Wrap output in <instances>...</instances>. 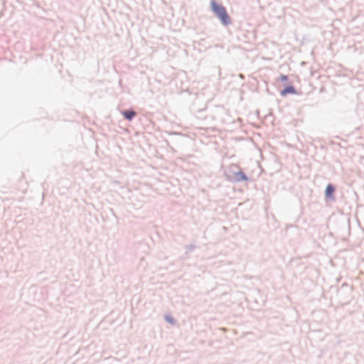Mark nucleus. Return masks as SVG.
Returning a JSON list of instances; mask_svg holds the SVG:
<instances>
[{"label":"nucleus","instance_id":"6","mask_svg":"<svg viewBox=\"0 0 364 364\" xmlns=\"http://www.w3.org/2000/svg\"><path fill=\"white\" fill-rule=\"evenodd\" d=\"M296 91L293 87H287L284 90L281 92V95L284 96L287 94H295Z\"/></svg>","mask_w":364,"mask_h":364},{"label":"nucleus","instance_id":"4","mask_svg":"<svg viewBox=\"0 0 364 364\" xmlns=\"http://www.w3.org/2000/svg\"><path fill=\"white\" fill-rule=\"evenodd\" d=\"M239 168L240 167H238L237 165L232 164L228 169L225 171V176L226 178L228 180V174L231 175L230 172H237Z\"/></svg>","mask_w":364,"mask_h":364},{"label":"nucleus","instance_id":"2","mask_svg":"<svg viewBox=\"0 0 364 364\" xmlns=\"http://www.w3.org/2000/svg\"><path fill=\"white\" fill-rule=\"evenodd\" d=\"M231 175L228 174V181L234 183H239L248 180V177L240 168L237 172H230Z\"/></svg>","mask_w":364,"mask_h":364},{"label":"nucleus","instance_id":"8","mask_svg":"<svg viewBox=\"0 0 364 364\" xmlns=\"http://www.w3.org/2000/svg\"><path fill=\"white\" fill-rule=\"evenodd\" d=\"M186 248V252L188 253V252H190L192 250H193L195 248V246L193 245H187Z\"/></svg>","mask_w":364,"mask_h":364},{"label":"nucleus","instance_id":"9","mask_svg":"<svg viewBox=\"0 0 364 364\" xmlns=\"http://www.w3.org/2000/svg\"><path fill=\"white\" fill-rule=\"evenodd\" d=\"M279 79H280V80L285 82L288 80V77L287 75H282L280 76Z\"/></svg>","mask_w":364,"mask_h":364},{"label":"nucleus","instance_id":"1","mask_svg":"<svg viewBox=\"0 0 364 364\" xmlns=\"http://www.w3.org/2000/svg\"><path fill=\"white\" fill-rule=\"evenodd\" d=\"M211 8L213 12L220 19L222 23L225 25H228L230 23V18L226 12L224 6L220 4H218L215 1H211Z\"/></svg>","mask_w":364,"mask_h":364},{"label":"nucleus","instance_id":"3","mask_svg":"<svg viewBox=\"0 0 364 364\" xmlns=\"http://www.w3.org/2000/svg\"><path fill=\"white\" fill-rule=\"evenodd\" d=\"M335 190H336L335 186L333 184H331V183L328 184L325 189L326 198L328 199H330V200H333L334 199L333 193L335 192Z\"/></svg>","mask_w":364,"mask_h":364},{"label":"nucleus","instance_id":"7","mask_svg":"<svg viewBox=\"0 0 364 364\" xmlns=\"http://www.w3.org/2000/svg\"><path fill=\"white\" fill-rule=\"evenodd\" d=\"M165 320L171 324H173L175 323L174 318L169 315L165 316Z\"/></svg>","mask_w":364,"mask_h":364},{"label":"nucleus","instance_id":"5","mask_svg":"<svg viewBox=\"0 0 364 364\" xmlns=\"http://www.w3.org/2000/svg\"><path fill=\"white\" fill-rule=\"evenodd\" d=\"M122 114L127 119L131 121L132 118L136 115V112L132 110H125L122 112Z\"/></svg>","mask_w":364,"mask_h":364}]
</instances>
